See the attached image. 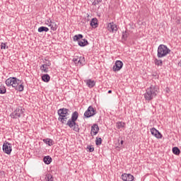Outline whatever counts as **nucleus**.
<instances>
[{
    "mask_svg": "<svg viewBox=\"0 0 181 181\" xmlns=\"http://www.w3.org/2000/svg\"><path fill=\"white\" fill-rule=\"evenodd\" d=\"M7 87H13L16 91H23L25 86L23 82L16 77H10L6 80Z\"/></svg>",
    "mask_w": 181,
    "mask_h": 181,
    "instance_id": "obj_1",
    "label": "nucleus"
},
{
    "mask_svg": "<svg viewBox=\"0 0 181 181\" xmlns=\"http://www.w3.org/2000/svg\"><path fill=\"white\" fill-rule=\"evenodd\" d=\"M158 93H159L158 86L151 85L149 88H147L144 93L146 101H152L158 95Z\"/></svg>",
    "mask_w": 181,
    "mask_h": 181,
    "instance_id": "obj_2",
    "label": "nucleus"
},
{
    "mask_svg": "<svg viewBox=\"0 0 181 181\" xmlns=\"http://www.w3.org/2000/svg\"><path fill=\"white\" fill-rule=\"evenodd\" d=\"M78 119V112L75 111L72 113L71 119H69L67 122V127L69 128H72L73 131L75 132H80V127L78 126V123L76 122Z\"/></svg>",
    "mask_w": 181,
    "mask_h": 181,
    "instance_id": "obj_3",
    "label": "nucleus"
},
{
    "mask_svg": "<svg viewBox=\"0 0 181 181\" xmlns=\"http://www.w3.org/2000/svg\"><path fill=\"white\" fill-rule=\"evenodd\" d=\"M170 53V49L165 45H160L157 49V57L158 59H163Z\"/></svg>",
    "mask_w": 181,
    "mask_h": 181,
    "instance_id": "obj_4",
    "label": "nucleus"
},
{
    "mask_svg": "<svg viewBox=\"0 0 181 181\" xmlns=\"http://www.w3.org/2000/svg\"><path fill=\"white\" fill-rule=\"evenodd\" d=\"M95 114H97V110L90 105L84 112V117L86 118H91V117H94Z\"/></svg>",
    "mask_w": 181,
    "mask_h": 181,
    "instance_id": "obj_5",
    "label": "nucleus"
},
{
    "mask_svg": "<svg viewBox=\"0 0 181 181\" xmlns=\"http://www.w3.org/2000/svg\"><path fill=\"white\" fill-rule=\"evenodd\" d=\"M22 114H23V109L22 107H17L11 114V117L13 119H16V118H21L22 117Z\"/></svg>",
    "mask_w": 181,
    "mask_h": 181,
    "instance_id": "obj_6",
    "label": "nucleus"
},
{
    "mask_svg": "<svg viewBox=\"0 0 181 181\" xmlns=\"http://www.w3.org/2000/svg\"><path fill=\"white\" fill-rule=\"evenodd\" d=\"M3 151L7 155H11L12 153V144L5 141L3 144Z\"/></svg>",
    "mask_w": 181,
    "mask_h": 181,
    "instance_id": "obj_7",
    "label": "nucleus"
},
{
    "mask_svg": "<svg viewBox=\"0 0 181 181\" xmlns=\"http://www.w3.org/2000/svg\"><path fill=\"white\" fill-rule=\"evenodd\" d=\"M107 29L110 33H117V30H118V28L114 22L109 23L107 24Z\"/></svg>",
    "mask_w": 181,
    "mask_h": 181,
    "instance_id": "obj_8",
    "label": "nucleus"
},
{
    "mask_svg": "<svg viewBox=\"0 0 181 181\" xmlns=\"http://www.w3.org/2000/svg\"><path fill=\"white\" fill-rule=\"evenodd\" d=\"M73 62L75 63V64H77V66H84V64L86 63V59H84V57H76L74 58Z\"/></svg>",
    "mask_w": 181,
    "mask_h": 181,
    "instance_id": "obj_9",
    "label": "nucleus"
},
{
    "mask_svg": "<svg viewBox=\"0 0 181 181\" xmlns=\"http://www.w3.org/2000/svg\"><path fill=\"white\" fill-rule=\"evenodd\" d=\"M58 115H59V118H66L69 116V110L66 108H61L57 111Z\"/></svg>",
    "mask_w": 181,
    "mask_h": 181,
    "instance_id": "obj_10",
    "label": "nucleus"
},
{
    "mask_svg": "<svg viewBox=\"0 0 181 181\" xmlns=\"http://www.w3.org/2000/svg\"><path fill=\"white\" fill-rule=\"evenodd\" d=\"M124 66V63H122L120 60H117L115 63V65L112 67L113 71H119L122 66Z\"/></svg>",
    "mask_w": 181,
    "mask_h": 181,
    "instance_id": "obj_11",
    "label": "nucleus"
},
{
    "mask_svg": "<svg viewBox=\"0 0 181 181\" xmlns=\"http://www.w3.org/2000/svg\"><path fill=\"white\" fill-rule=\"evenodd\" d=\"M122 180L123 181H133L134 180V175L131 174L124 173L122 175Z\"/></svg>",
    "mask_w": 181,
    "mask_h": 181,
    "instance_id": "obj_12",
    "label": "nucleus"
},
{
    "mask_svg": "<svg viewBox=\"0 0 181 181\" xmlns=\"http://www.w3.org/2000/svg\"><path fill=\"white\" fill-rule=\"evenodd\" d=\"M151 134L153 135V136H155L158 139H161L162 134H160V132H159V131H158L156 129L152 128L151 129Z\"/></svg>",
    "mask_w": 181,
    "mask_h": 181,
    "instance_id": "obj_13",
    "label": "nucleus"
},
{
    "mask_svg": "<svg viewBox=\"0 0 181 181\" xmlns=\"http://www.w3.org/2000/svg\"><path fill=\"white\" fill-rule=\"evenodd\" d=\"M100 131V127H98V124H93L91 127V132H90V134L93 136L94 135H97V134H98V132Z\"/></svg>",
    "mask_w": 181,
    "mask_h": 181,
    "instance_id": "obj_14",
    "label": "nucleus"
},
{
    "mask_svg": "<svg viewBox=\"0 0 181 181\" xmlns=\"http://www.w3.org/2000/svg\"><path fill=\"white\" fill-rule=\"evenodd\" d=\"M90 25L92 28H98V20L97 18H92Z\"/></svg>",
    "mask_w": 181,
    "mask_h": 181,
    "instance_id": "obj_15",
    "label": "nucleus"
},
{
    "mask_svg": "<svg viewBox=\"0 0 181 181\" xmlns=\"http://www.w3.org/2000/svg\"><path fill=\"white\" fill-rule=\"evenodd\" d=\"M53 159L50 156H47L43 158V162L45 165H50L52 162Z\"/></svg>",
    "mask_w": 181,
    "mask_h": 181,
    "instance_id": "obj_16",
    "label": "nucleus"
},
{
    "mask_svg": "<svg viewBox=\"0 0 181 181\" xmlns=\"http://www.w3.org/2000/svg\"><path fill=\"white\" fill-rule=\"evenodd\" d=\"M78 45L81 47H84L85 46H88V45H89V43L86 39H82L80 41H78Z\"/></svg>",
    "mask_w": 181,
    "mask_h": 181,
    "instance_id": "obj_17",
    "label": "nucleus"
},
{
    "mask_svg": "<svg viewBox=\"0 0 181 181\" xmlns=\"http://www.w3.org/2000/svg\"><path fill=\"white\" fill-rule=\"evenodd\" d=\"M127 124L124 122H116V127L117 129H125V126Z\"/></svg>",
    "mask_w": 181,
    "mask_h": 181,
    "instance_id": "obj_18",
    "label": "nucleus"
},
{
    "mask_svg": "<svg viewBox=\"0 0 181 181\" xmlns=\"http://www.w3.org/2000/svg\"><path fill=\"white\" fill-rule=\"evenodd\" d=\"M86 86L89 87V88H93L95 86V81L91 80V79H88L86 81Z\"/></svg>",
    "mask_w": 181,
    "mask_h": 181,
    "instance_id": "obj_19",
    "label": "nucleus"
},
{
    "mask_svg": "<svg viewBox=\"0 0 181 181\" xmlns=\"http://www.w3.org/2000/svg\"><path fill=\"white\" fill-rule=\"evenodd\" d=\"M48 26L51 28V30H53L54 32H56V30H57V28H59L57 23L52 21L49 25H48Z\"/></svg>",
    "mask_w": 181,
    "mask_h": 181,
    "instance_id": "obj_20",
    "label": "nucleus"
},
{
    "mask_svg": "<svg viewBox=\"0 0 181 181\" xmlns=\"http://www.w3.org/2000/svg\"><path fill=\"white\" fill-rule=\"evenodd\" d=\"M83 36L82 34H78V35H75L74 37H73V39H74V42H80V40H81L83 39Z\"/></svg>",
    "mask_w": 181,
    "mask_h": 181,
    "instance_id": "obj_21",
    "label": "nucleus"
},
{
    "mask_svg": "<svg viewBox=\"0 0 181 181\" xmlns=\"http://www.w3.org/2000/svg\"><path fill=\"white\" fill-rule=\"evenodd\" d=\"M42 80L45 83H49L50 81V76L47 74L42 75Z\"/></svg>",
    "mask_w": 181,
    "mask_h": 181,
    "instance_id": "obj_22",
    "label": "nucleus"
},
{
    "mask_svg": "<svg viewBox=\"0 0 181 181\" xmlns=\"http://www.w3.org/2000/svg\"><path fill=\"white\" fill-rule=\"evenodd\" d=\"M43 142L49 146H52L53 145V140L52 139H44Z\"/></svg>",
    "mask_w": 181,
    "mask_h": 181,
    "instance_id": "obj_23",
    "label": "nucleus"
},
{
    "mask_svg": "<svg viewBox=\"0 0 181 181\" xmlns=\"http://www.w3.org/2000/svg\"><path fill=\"white\" fill-rule=\"evenodd\" d=\"M49 31V28L45 27V26H41L38 28V32L39 33H42V32H48Z\"/></svg>",
    "mask_w": 181,
    "mask_h": 181,
    "instance_id": "obj_24",
    "label": "nucleus"
},
{
    "mask_svg": "<svg viewBox=\"0 0 181 181\" xmlns=\"http://www.w3.org/2000/svg\"><path fill=\"white\" fill-rule=\"evenodd\" d=\"M154 63L156 66H163V61H162V59H155Z\"/></svg>",
    "mask_w": 181,
    "mask_h": 181,
    "instance_id": "obj_25",
    "label": "nucleus"
},
{
    "mask_svg": "<svg viewBox=\"0 0 181 181\" xmlns=\"http://www.w3.org/2000/svg\"><path fill=\"white\" fill-rule=\"evenodd\" d=\"M129 36V33H128V32L125 31V32H123L122 33V39L124 41L127 40V39H128V37Z\"/></svg>",
    "mask_w": 181,
    "mask_h": 181,
    "instance_id": "obj_26",
    "label": "nucleus"
},
{
    "mask_svg": "<svg viewBox=\"0 0 181 181\" xmlns=\"http://www.w3.org/2000/svg\"><path fill=\"white\" fill-rule=\"evenodd\" d=\"M45 180L46 181H54V179L53 178V175H52V174L48 173L45 175Z\"/></svg>",
    "mask_w": 181,
    "mask_h": 181,
    "instance_id": "obj_27",
    "label": "nucleus"
},
{
    "mask_svg": "<svg viewBox=\"0 0 181 181\" xmlns=\"http://www.w3.org/2000/svg\"><path fill=\"white\" fill-rule=\"evenodd\" d=\"M173 153H174V155H180V149H179L178 147H173Z\"/></svg>",
    "mask_w": 181,
    "mask_h": 181,
    "instance_id": "obj_28",
    "label": "nucleus"
},
{
    "mask_svg": "<svg viewBox=\"0 0 181 181\" xmlns=\"http://www.w3.org/2000/svg\"><path fill=\"white\" fill-rule=\"evenodd\" d=\"M103 144V139L101 137H96L95 144L97 146H100Z\"/></svg>",
    "mask_w": 181,
    "mask_h": 181,
    "instance_id": "obj_29",
    "label": "nucleus"
},
{
    "mask_svg": "<svg viewBox=\"0 0 181 181\" xmlns=\"http://www.w3.org/2000/svg\"><path fill=\"white\" fill-rule=\"evenodd\" d=\"M40 70L44 71V73H47L49 71V68L45 64H42L40 67Z\"/></svg>",
    "mask_w": 181,
    "mask_h": 181,
    "instance_id": "obj_30",
    "label": "nucleus"
},
{
    "mask_svg": "<svg viewBox=\"0 0 181 181\" xmlns=\"http://www.w3.org/2000/svg\"><path fill=\"white\" fill-rule=\"evenodd\" d=\"M6 93V88L4 86H0V94H5Z\"/></svg>",
    "mask_w": 181,
    "mask_h": 181,
    "instance_id": "obj_31",
    "label": "nucleus"
},
{
    "mask_svg": "<svg viewBox=\"0 0 181 181\" xmlns=\"http://www.w3.org/2000/svg\"><path fill=\"white\" fill-rule=\"evenodd\" d=\"M66 119H67V117H59L58 118V120L60 121V122H62V124H67L66 123Z\"/></svg>",
    "mask_w": 181,
    "mask_h": 181,
    "instance_id": "obj_32",
    "label": "nucleus"
},
{
    "mask_svg": "<svg viewBox=\"0 0 181 181\" xmlns=\"http://www.w3.org/2000/svg\"><path fill=\"white\" fill-rule=\"evenodd\" d=\"M93 3L92 5H93L94 6H96V5H98V4H101V2H103V0H93Z\"/></svg>",
    "mask_w": 181,
    "mask_h": 181,
    "instance_id": "obj_33",
    "label": "nucleus"
},
{
    "mask_svg": "<svg viewBox=\"0 0 181 181\" xmlns=\"http://www.w3.org/2000/svg\"><path fill=\"white\" fill-rule=\"evenodd\" d=\"M1 49H8V46L6 45V43H4V42H2L1 44Z\"/></svg>",
    "mask_w": 181,
    "mask_h": 181,
    "instance_id": "obj_34",
    "label": "nucleus"
},
{
    "mask_svg": "<svg viewBox=\"0 0 181 181\" xmlns=\"http://www.w3.org/2000/svg\"><path fill=\"white\" fill-rule=\"evenodd\" d=\"M50 23H52V19L49 18V20L45 21V25H47V26H49Z\"/></svg>",
    "mask_w": 181,
    "mask_h": 181,
    "instance_id": "obj_35",
    "label": "nucleus"
},
{
    "mask_svg": "<svg viewBox=\"0 0 181 181\" xmlns=\"http://www.w3.org/2000/svg\"><path fill=\"white\" fill-rule=\"evenodd\" d=\"M88 149L90 152H94V147H92L91 146H88Z\"/></svg>",
    "mask_w": 181,
    "mask_h": 181,
    "instance_id": "obj_36",
    "label": "nucleus"
},
{
    "mask_svg": "<svg viewBox=\"0 0 181 181\" xmlns=\"http://www.w3.org/2000/svg\"><path fill=\"white\" fill-rule=\"evenodd\" d=\"M45 65L47 66V67H49V66L52 65V63H50V62H48L46 64H45Z\"/></svg>",
    "mask_w": 181,
    "mask_h": 181,
    "instance_id": "obj_37",
    "label": "nucleus"
},
{
    "mask_svg": "<svg viewBox=\"0 0 181 181\" xmlns=\"http://www.w3.org/2000/svg\"><path fill=\"white\" fill-rule=\"evenodd\" d=\"M108 94H111V93H112V90H108Z\"/></svg>",
    "mask_w": 181,
    "mask_h": 181,
    "instance_id": "obj_38",
    "label": "nucleus"
},
{
    "mask_svg": "<svg viewBox=\"0 0 181 181\" xmlns=\"http://www.w3.org/2000/svg\"><path fill=\"white\" fill-rule=\"evenodd\" d=\"M120 144H121V145H124V141L122 140V141H120Z\"/></svg>",
    "mask_w": 181,
    "mask_h": 181,
    "instance_id": "obj_39",
    "label": "nucleus"
},
{
    "mask_svg": "<svg viewBox=\"0 0 181 181\" xmlns=\"http://www.w3.org/2000/svg\"><path fill=\"white\" fill-rule=\"evenodd\" d=\"M179 66H181V60L180 62L178 63Z\"/></svg>",
    "mask_w": 181,
    "mask_h": 181,
    "instance_id": "obj_40",
    "label": "nucleus"
},
{
    "mask_svg": "<svg viewBox=\"0 0 181 181\" xmlns=\"http://www.w3.org/2000/svg\"><path fill=\"white\" fill-rule=\"evenodd\" d=\"M88 18H90V14H87Z\"/></svg>",
    "mask_w": 181,
    "mask_h": 181,
    "instance_id": "obj_41",
    "label": "nucleus"
},
{
    "mask_svg": "<svg viewBox=\"0 0 181 181\" xmlns=\"http://www.w3.org/2000/svg\"><path fill=\"white\" fill-rule=\"evenodd\" d=\"M105 1H107V0H105Z\"/></svg>",
    "mask_w": 181,
    "mask_h": 181,
    "instance_id": "obj_42",
    "label": "nucleus"
}]
</instances>
